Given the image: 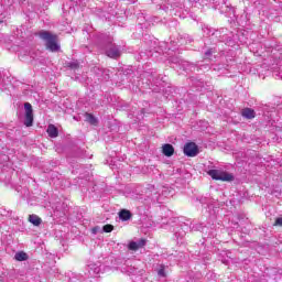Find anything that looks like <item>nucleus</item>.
Segmentation results:
<instances>
[{
  "instance_id": "obj_1",
  "label": "nucleus",
  "mask_w": 282,
  "mask_h": 282,
  "mask_svg": "<svg viewBox=\"0 0 282 282\" xmlns=\"http://www.w3.org/2000/svg\"><path fill=\"white\" fill-rule=\"evenodd\" d=\"M37 36L45 42V47L48 52H59L61 44H58V35L50 32V31H40Z\"/></svg>"
},
{
  "instance_id": "obj_2",
  "label": "nucleus",
  "mask_w": 282,
  "mask_h": 282,
  "mask_svg": "<svg viewBox=\"0 0 282 282\" xmlns=\"http://www.w3.org/2000/svg\"><path fill=\"white\" fill-rule=\"evenodd\" d=\"M141 199H143L144 204L147 205L159 202L160 192L158 191V188H155V185L148 184L143 189Z\"/></svg>"
},
{
  "instance_id": "obj_3",
  "label": "nucleus",
  "mask_w": 282,
  "mask_h": 282,
  "mask_svg": "<svg viewBox=\"0 0 282 282\" xmlns=\"http://www.w3.org/2000/svg\"><path fill=\"white\" fill-rule=\"evenodd\" d=\"M207 174L212 180H217L220 182H232L235 176L228 172H224L223 170H209Z\"/></svg>"
},
{
  "instance_id": "obj_4",
  "label": "nucleus",
  "mask_w": 282,
  "mask_h": 282,
  "mask_svg": "<svg viewBox=\"0 0 282 282\" xmlns=\"http://www.w3.org/2000/svg\"><path fill=\"white\" fill-rule=\"evenodd\" d=\"M183 153L187 158H197L199 155V147L195 142H188L184 145Z\"/></svg>"
},
{
  "instance_id": "obj_5",
  "label": "nucleus",
  "mask_w": 282,
  "mask_h": 282,
  "mask_svg": "<svg viewBox=\"0 0 282 282\" xmlns=\"http://www.w3.org/2000/svg\"><path fill=\"white\" fill-rule=\"evenodd\" d=\"M172 63L180 65L184 69V72H199V66L184 59L173 58Z\"/></svg>"
},
{
  "instance_id": "obj_6",
  "label": "nucleus",
  "mask_w": 282,
  "mask_h": 282,
  "mask_svg": "<svg viewBox=\"0 0 282 282\" xmlns=\"http://www.w3.org/2000/svg\"><path fill=\"white\" fill-rule=\"evenodd\" d=\"M25 116H24V124L25 127H32L34 124V110L32 109V104H24Z\"/></svg>"
},
{
  "instance_id": "obj_7",
  "label": "nucleus",
  "mask_w": 282,
  "mask_h": 282,
  "mask_svg": "<svg viewBox=\"0 0 282 282\" xmlns=\"http://www.w3.org/2000/svg\"><path fill=\"white\" fill-rule=\"evenodd\" d=\"M107 43L106 56H109V58H120V47H118L116 44H111V40H109Z\"/></svg>"
},
{
  "instance_id": "obj_8",
  "label": "nucleus",
  "mask_w": 282,
  "mask_h": 282,
  "mask_svg": "<svg viewBox=\"0 0 282 282\" xmlns=\"http://www.w3.org/2000/svg\"><path fill=\"white\" fill-rule=\"evenodd\" d=\"M147 246V239H139L137 241H130L128 245V249L132 250V252H138V250L144 248Z\"/></svg>"
},
{
  "instance_id": "obj_9",
  "label": "nucleus",
  "mask_w": 282,
  "mask_h": 282,
  "mask_svg": "<svg viewBox=\"0 0 282 282\" xmlns=\"http://www.w3.org/2000/svg\"><path fill=\"white\" fill-rule=\"evenodd\" d=\"M228 29H221L220 31H216L212 34V36H215L216 39H219V41L221 43L228 41V39H230V36H228Z\"/></svg>"
},
{
  "instance_id": "obj_10",
  "label": "nucleus",
  "mask_w": 282,
  "mask_h": 282,
  "mask_svg": "<svg viewBox=\"0 0 282 282\" xmlns=\"http://www.w3.org/2000/svg\"><path fill=\"white\" fill-rule=\"evenodd\" d=\"M162 153L165 155V158H173L175 154V148H173V144L171 143H165L162 147Z\"/></svg>"
},
{
  "instance_id": "obj_11",
  "label": "nucleus",
  "mask_w": 282,
  "mask_h": 282,
  "mask_svg": "<svg viewBox=\"0 0 282 282\" xmlns=\"http://www.w3.org/2000/svg\"><path fill=\"white\" fill-rule=\"evenodd\" d=\"M241 116H242V118H246L247 120H252V118H254V116H257V113L254 112V110L252 108H245L241 111Z\"/></svg>"
},
{
  "instance_id": "obj_12",
  "label": "nucleus",
  "mask_w": 282,
  "mask_h": 282,
  "mask_svg": "<svg viewBox=\"0 0 282 282\" xmlns=\"http://www.w3.org/2000/svg\"><path fill=\"white\" fill-rule=\"evenodd\" d=\"M88 272L90 276H96L97 274H100V265L96 263L88 264Z\"/></svg>"
},
{
  "instance_id": "obj_13",
  "label": "nucleus",
  "mask_w": 282,
  "mask_h": 282,
  "mask_svg": "<svg viewBox=\"0 0 282 282\" xmlns=\"http://www.w3.org/2000/svg\"><path fill=\"white\" fill-rule=\"evenodd\" d=\"M131 217H132V214L128 209H122L119 212V219H121V221H129Z\"/></svg>"
},
{
  "instance_id": "obj_14",
  "label": "nucleus",
  "mask_w": 282,
  "mask_h": 282,
  "mask_svg": "<svg viewBox=\"0 0 282 282\" xmlns=\"http://www.w3.org/2000/svg\"><path fill=\"white\" fill-rule=\"evenodd\" d=\"M46 132L50 135V138H58V128L54 124H50Z\"/></svg>"
},
{
  "instance_id": "obj_15",
  "label": "nucleus",
  "mask_w": 282,
  "mask_h": 282,
  "mask_svg": "<svg viewBox=\"0 0 282 282\" xmlns=\"http://www.w3.org/2000/svg\"><path fill=\"white\" fill-rule=\"evenodd\" d=\"M217 51L215 48H208L204 54V61H213L215 58V55Z\"/></svg>"
},
{
  "instance_id": "obj_16",
  "label": "nucleus",
  "mask_w": 282,
  "mask_h": 282,
  "mask_svg": "<svg viewBox=\"0 0 282 282\" xmlns=\"http://www.w3.org/2000/svg\"><path fill=\"white\" fill-rule=\"evenodd\" d=\"M30 257L24 251H19L14 254L15 261H28Z\"/></svg>"
},
{
  "instance_id": "obj_17",
  "label": "nucleus",
  "mask_w": 282,
  "mask_h": 282,
  "mask_svg": "<svg viewBox=\"0 0 282 282\" xmlns=\"http://www.w3.org/2000/svg\"><path fill=\"white\" fill-rule=\"evenodd\" d=\"M29 221L30 224H33V226H39L40 224H42L43 220L41 219V217L32 214L29 216Z\"/></svg>"
},
{
  "instance_id": "obj_18",
  "label": "nucleus",
  "mask_w": 282,
  "mask_h": 282,
  "mask_svg": "<svg viewBox=\"0 0 282 282\" xmlns=\"http://www.w3.org/2000/svg\"><path fill=\"white\" fill-rule=\"evenodd\" d=\"M86 122H89V124H98V119L94 117V115L86 112L85 113Z\"/></svg>"
},
{
  "instance_id": "obj_19",
  "label": "nucleus",
  "mask_w": 282,
  "mask_h": 282,
  "mask_svg": "<svg viewBox=\"0 0 282 282\" xmlns=\"http://www.w3.org/2000/svg\"><path fill=\"white\" fill-rule=\"evenodd\" d=\"M66 67H69V69H78L80 67V63H78V61H72L66 63Z\"/></svg>"
},
{
  "instance_id": "obj_20",
  "label": "nucleus",
  "mask_w": 282,
  "mask_h": 282,
  "mask_svg": "<svg viewBox=\"0 0 282 282\" xmlns=\"http://www.w3.org/2000/svg\"><path fill=\"white\" fill-rule=\"evenodd\" d=\"M213 1H215V0H189L191 3H199L200 2L202 6H208V3L213 2Z\"/></svg>"
},
{
  "instance_id": "obj_21",
  "label": "nucleus",
  "mask_w": 282,
  "mask_h": 282,
  "mask_svg": "<svg viewBox=\"0 0 282 282\" xmlns=\"http://www.w3.org/2000/svg\"><path fill=\"white\" fill-rule=\"evenodd\" d=\"M0 215H2L3 217H12V212L7 210L6 208L1 207Z\"/></svg>"
},
{
  "instance_id": "obj_22",
  "label": "nucleus",
  "mask_w": 282,
  "mask_h": 282,
  "mask_svg": "<svg viewBox=\"0 0 282 282\" xmlns=\"http://www.w3.org/2000/svg\"><path fill=\"white\" fill-rule=\"evenodd\" d=\"M102 230H104V232H112L113 231V225H105Z\"/></svg>"
},
{
  "instance_id": "obj_23",
  "label": "nucleus",
  "mask_w": 282,
  "mask_h": 282,
  "mask_svg": "<svg viewBox=\"0 0 282 282\" xmlns=\"http://www.w3.org/2000/svg\"><path fill=\"white\" fill-rule=\"evenodd\" d=\"M158 274H159V276H162V278L166 276V272L164 271V267L161 265V268L158 271Z\"/></svg>"
},
{
  "instance_id": "obj_24",
  "label": "nucleus",
  "mask_w": 282,
  "mask_h": 282,
  "mask_svg": "<svg viewBox=\"0 0 282 282\" xmlns=\"http://www.w3.org/2000/svg\"><path fill=\"white\" fill-rule=\"evenodd\" d=\"M274 226L282 227V217H279V218L275 219Z\"/></svg>"
},
{
  "instance_id": "obj_25",
  "label": "nucleus",
  "mask_w": 282,
  "mask_h": 282,
  "mask_svg": "<svg viewBox=\"0 0 282 282\" xmlns=\"http://www.w3.org/2000/svg\"><path fill=\"white\" fill-rule=\"evenodd\" d=\"M98 230H100V228H99V227H95V228H93V235H96V234L98 232Z\"/></svg>"
},
{
  "instance_id": "obj_26",
  "label": "nucleus",
  "mask_w": 282,
  "mask_h": 282,
  "mask_svg": "<svg viewBox=\"0 0 282 282\" xmlns=\"http://www.w3.org/2000/svg\"><path fill=\"white\" fill-rule=\"evenodd\" d=\"M2 158V162H8V155L4 154Z\"/></svg>"
},
{
  "instance_id": "obj_27",
  "label": "nucleus",
  "mask_w": 282,
  "mask_h": 282,
  "mask_svg": "<svg viewBox=\"0 0 282 282\" xmlns=\"http://www.w3.org/2000/svg\"><path fill=\"white\" fill-rule=\"evenodd\" d=\"M200 67H205V69H206V67H208V66H206V65H203V66H202V65H200Z\"/></svg>"
},
{
  "instance_id": "obj_28",
  "label": "nucleus",
  "mask_w": 282,
  "mask_h": 282,
  "mask_svg": "<svg viewBox=\"0 0 282 282\" xmlns=\"http://www.w3.org/2000/svg\"><path fill=\"white\" fill-rule=\"evenodd\" d=\"M0 23H3V21H0Z\"/></svg>"
}]
</instances>
